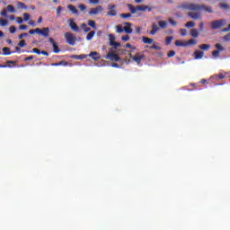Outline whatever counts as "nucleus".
I'll return each mask as SVG.
<instances>
[{
	"label": "nucleus",
	"mask_w": 230,
	"mask_h": 230,
	"mask_svg": "<svg viewBox=\"0 0 230 230\" xmlns=\"http://www.w3.org/2000/svg\"><path fill=\"white\" fill-rule=\"evenodd\" d=\"M64 37L69 46H75V44H76V36L73 34V32H66Z\"/></svg>",
	"instance_id": "obj_2"
},
{
	"label": "nucleus",
	"mask_w": 230,
	"mask_h": 230,
	"mask_svg": "<svg viewBox=\"0 0 230 230\" xmlns=\"http://www.w3.org/2000/svg\"><path fill=\"white\" fill-rule=\"evenodd\" d=\"M172 40H173V36L165 38V46H170L172 44Z\"/></svg>",
	"instance_id": "obj_28"
},
{
	"label": "nucleus",
	"mask_w": 230,
	"mask_h": 230,
	"mask_svg": "<svg viewBox=\"0 0 230 230\" xmlns=\"http://www.w3.org/2000/svg\"><path fill=\"white\" fill-rule=\"evenodd\" d=\"M8 13V11H6V9H4L1 13H0V15H2V17H6Z\"/></svg>",
	"instance_id": "obj_54"
},
{
	"label": "nucleus",
	"mask_w": 230,
	"mask_h": 230,
	"mask_svg": "<svg viewBox=\"0 0 230 230\" xmlns=\"http://www.w3.org/2000/svg\"><path fill=\"white\" fill-rule=\"evenodd\" d=\"M174 44L178 48H184V47L188 46V44H186V41H181L180 40H176Z\"/></svg>",
	"instance_id": "obj_22"
},
{
	"label": "nucleus",
	"mask_w": 230,
	"mask_h": 230,
	"mask_svg": "<svg viewBox=\"0 0 230 230\" xmlns=\"http://www.w3.org/2000/svg\"><path fill=\"white\" fill-rule=\"evenodd\" d=\"M87 57H90V58H92L93 60H100L101 58L100 54L96 51L90 52V54L87 55Z\"/></svg>",
	"instance_id": "obj_15"
},
{
	"label": "nucleus",
	"mask_w": 230,
	"mask_h": 230,
	"mask_svg": "<svg viewBox=\"0 0 230 230\" xmlns=\"http://www.w3.org/2000/svg\"><path fill=\"white\" fill-rule=\"evenodd\" d=\"M0 67L1 68L8 67L10 69L12 67H19V66H17V61L7 60L5 61V65H0Z\"/></svg>",
	"instance_id": "obj_7"
},
{
	"label": "nucleus",
	"mask_w": 230,
	"mask_h": 230,
	"mask_svg": "<svg viewBox=\"0 0 230 230\" xmlns=\"http://www.w3.org/2000/svg\"><path fill=\"white\" fill-rule=\"evenodd\" d=\"M88 26H91V28H93V30H96V22H94V20H89Z\"/></svg>",
	"instance_id": "obj_32"
},
{
	"label": "nucleus",
	"mask_w": 230,
	"mask_h": 230,
	"mask_svg": "<svg viewBox=\"0 0 230 230\" xmlns=\"http://www.w3.org/2000/svg\"><path fill=\"white\" fill-rule=\"evenodd\" d=\"M104 58L108 60H111V62H119V56L114 52H109Z\"/></svg>",
	"instance_id": "obj_6"
},
{
	"label": "nucleus",
	"mask_w": 230,
	"mask_h": 230,
	"mask_svg": "<svg viewBox=\"0 0 230 230\" xmlns=\"http://www.w3.org/2000/svg\"><path fill=\"white\" fill-rule=\"evenodd\" d=\"M114 8H116V5H109L110 12L107 13V15H110V17H116V15H118V13L116 12V10H114Z\"/></svg>",
	"instance_id": "obj_13"
},
{
	"label": "nucleus",
	"mask_w": 230,
	"mask_h": 230,
	"mask_svg": "<svg viewBox=\"0 0 230 230\" xmlns=\"http://www.w3.org/2000/svg\"><path fill=\"white\" fill-rule=\"evenodd\" d=\"M18 46H20V48H24L26 47V40H22L19 43Z\"/></svg>",
	"instance_id": "obj_44"
},
{
	"label": "nucleus",
	"mask_w": 230,
	"mask_h": 230,
	"mask_svg": "<svg viewBox=\"0 0 230 230\" xmlns=\"http://www.w3.org/2000/svg\"><path fill=\"white\" fill-rule=\"evenodd\" d=\"M90 4H98L100 3V0H88Z\"/></svg>",
	"instance_id": "obj_55"
},
{
	"label": "nucleus",
	"mask_w": 230,
	"mask_h": 230,
	"mask_svg": "<svg viewBox=\"0 0 230 230\" xmlns=\"http://www.w3.org/2000/svg\"><path fill=\"white\" fill-rule=\"evenodd\" d=\"M167 57H168V58H172V57H175V52L173 50H170L167 53Z\"/></svg>",
	"instance_id": "obj_45"
},
{
	"label": "nucleus",
	"mask_w": 230,
	"mask_h": 230,
	"mask_svg": "<svg viewBox=\"0 0 230 230\" xmlns=\"http://www.w3.org/2000/svg\"><path fill=\"white\" fill-rule=\"evenodd\" d=\"M110 46H113V48L116 49V48H119V46H121V43L116 42V41H111V42H110Z\"/></svg>",
	"instance_id": "obj_36"
},
{
	"label": "nucleus",
	"mask_w": 230,
	"mask_h": 230,
	"mask_svg": "<svg viewBox=\"0 0 230 230\" xmlns=\"http://www.w3.org/2000/svg\"><path fill=\"white\" fill-rule=\"evenodd\" d=\"M19 30H28V25L22 24L19 26Z\"/></svg>",
	"instance_id": "obj_59"
},
{
	"label": "nucleus",
	"mask_w": 230,
	"mask_h": 230,
	"mask_svg": "<svg viewBox=\"0 0 230 230\" xmlns=\"http://www.w3.org/2000/svg\"><path fill=\"white\" fill-rule=\"evenodd\" d=\"M190 37H194V39H197L200 35V32L197 29H190Z\"/></svg>",
	"instance_id": "obj_19"
},
{
	"label": "nucleus",
	"mask_w": 230,
	"mask_h": 230,
	"mask_svg": "<svg viewBox=\"0 0 230 230\" xmlns=\"http://www.w3.org/2000/svg\"><path fill=\"white\" fill-rule=\"evenodd\" d=\"M180 33L181 37H186L188 35V31L186 29H181Z\"/></svg>",
	"instance_id": "obj_40"
},
{
	"label": "nucleus",
	"mask_w": 230,
	"mask_h": 230,
	"mask_svg": "<svg viewBox=\"0 0 230 230\" xmlns=\"http://www.w3.org/2000/svg\"><path fill=\"white\" fill-rule=\"evenodd\" d=\"M143 55H139V53H137L134 57H132V54H130L129 58H132L134 62H137V64H140L141 60H143Z\"/></svg>",
	"instance_id": "obj_12"
},
{
	"label": "nucleus",
	"mask_w": 230,
	"mask_h": 230,
	"mask_svg": "<svg viewBox=\"0 0 230 230\" xmlns=\"http://www.w3.org/2000/svg\"><path fill=\"white\" fill-rule=\"evenodd\" d=\"M119 17H121V19H128V17H132V13H120Z\"/></svg>",
	"instance_id": "obj_34"
},
{
	"label": "nucleus",
	"mask_w": 230,
	"mask_h": 230,
	"mask_svg": "<svg viewBox=\"0 0 230 230\" xmlns=\"http://www.w3.org/2000/svg\"><path fill=\"white\" fill-rule=\"evenodd\" d=\"M124 24L126 26V27H124L125 33H132V23L124 22Z\"/></svg>",
	"instance_id": "obj_17"
},
{
	"label": "nucleus",
	"mask_w": 230,
	"mask_h": 230,
	"mask_svg": "<svg viewBox=\"0 0 230 230\" xmlns=\"http://www.w3.org/2000/svg\"><path fill=\"white\" fill-rule=\"evenodd\" d=\"M217 50L212 51V57L215 58H218L220 57V51H226V48H224L220 43L215 45Z\"/></svg>",
	"instance_id": "obj_5"
},
{
	"label": "nucleus",
	"mask_w": 230,
	"mask_h": 230,
	"mask_svg": "<svg viewBox=\"0 0 230 230\" xmlns=\"http://www.w3.org/2000/svg\"><path fill=\"white\" fill-rule=\"evenodd\" d=\"M130 13L134 14V13H137V15H140V12H145V5H137L136 7H134V5H132V4H127Z\"/></svg>",
	"instance_id": "obj_3"
},
{
	"label": "nucleus",
	"mask_w": 230,
	"mask_h": 230,
	"mask_svg": "<svg viewBox=\"0 0 230 230\" xmlns=\"http://www.w3.org/2000/svg\"><path fill=\"white\" fill-rule=\"evenodd\" d=\"M126 48H129L130 49H136V47H133L130 43H127Z\"/></svg>",
	"instance_id": "obj_63"
},
{
	"label": "nucleus",
	"mask_w": 230,
	"mask_h": 230,
	"mask_svg": "<svg viewBox=\"0 0 230 230\" xmlns=\"http://www.w3.org/2000/svg\"><path fill=\"white\" fill-rule=\"evenodd\" d=\"M116 31H117V33H123V31H124L123 26H121V25H117V26H116Z\"/></svg>",
	"instance_id": "obj_37"
},
{
	"label": "nucleus",
	"mask_w": 230,
	"mask_h": 230,
	"mask_svg": "<svg viewBox=\"0 0 230 230\" xmlns=\"http://www.w3.org/2000/svg\"><path fill=\"white\" fill-rule=\"evenodd\" d=\"M199 31H204V22H199Z\"/></svg>",
	"instance_id": "obj_57"
},
{
	"label": "nucleus",
	"mask_w": 230,
	"mask_h": 230,
	"mask_svg": "<svg viewBox=\"0 0 230 230\" xmlns=\"http://www.w3.org/2000/svg\"><path fill=\"white\" fill-rule=\"evenodd\" d=\"M94 35H96V31H91L86 36V40H93Z\"/></svg>",
	"instance_id": "obj_23"
},
{
	"label": "nucleus",
	"mask_w": 230,
	"mask_h": 230,
	"mask_svg": "<svg viewBox=\"0 0 230 230\" xmlns=\"http://www.w3.org/2000/svg\"><path fill=\"white\" fill-rule=\"evenodd\" d=\"M130 37L128 35H125L121 37V40H124V42H127V40H129Z\"/></svg>",
	"instance_id": "obj_56"
},
{
	"label": "nucleus",
	"mask_w": 230,
	"mask_h": 230,
	"mask_svg": "<svg viewBox=\"0 0 230 230\" xmlns=\"http://www.w3.org/2000/svg\"><path fill=\"white\" fill-rule=\"evenodd\" d=\"M224 39H225L226 40L229 41V40H230V33L226 34V35L224 37Z\"/></svg>",
	"instance_id": "obj_64"
},
{
	"label": "nucleus",
	"mask_w": 230,
	"mask_h": 230,
	"mask_svg": "<svg viewBox=\"0 0 230 230\" xmlns=\"http://www.w3.org/2000/svg\"><path fill=\"white\" fill-rule=\"evenodd\" d=\"M179 8H181V10H190V12L188 13V15L189 17H190V19H193L194 21H199V19L202 17V14L200 13V11L202 10L203 12H208V13H213V7L206 6L205 4L186 3L179 5Z\"/></svg>",
	"instance_id": "obj_1"
},
{
	"label": "nucleus",
	"mask_w": 230,
	"mask_h": 230,
	"mask_svg": "<svg viewBox=\"0 0 230 230\" xmlns=\"http://www.w3.org/2000/svg\"><path fill=\"white\" fill-rule=\"evenodd\" d=\"M211 78H216V80H224V78H226V75L224 74H219L211 76Z\"/></svg>",
	"instance_id": "obj_25"
},
{
	"label": "nucleus",
	"mask_w": 230,
	"mask_h": 230,
	"mask_svg": "<svg viewBox=\"0 0 230 230\" xmlns=\"http://www.w3.org/2000/svg\"><path fill=\"white\" fill-rule=\"evenodd\" d=\"M8 24V21L4 19H0V26H6Z\"/></svg>",
	"instance_id": "obj_43"
},
{
	"label": "nucleus",
	"mask_w": 230,
	"mask_h": 230,
	"mask_svg": "<svg viewBox=\"0 0 230 230\" xmlns=\"http://www.w3.org/2000/svg\"><path fill=\"white\" fill-rule=\"evenodd\" d=\"M17 6H18V8H22V9H23V10H26V4H24V3H22V2H18L17 3Z\"/></svg>",
	"instance_id": "obj_39"
},
{
	"label": "nucleus",
	"mask_w": 230,
	"mask_h": 230,
	"mask_svg": "<svg viewBox=\"0 0 230 230\" xmlns=\"http://www.w3.org/2000/svg\"><path fill=\"white\" fill-rule=\"evenodd\" d=\"M78 8H79V10H81V12H84V10L87 9V6H85V4H79Z\"/></svg>",
	"instance_id": "obj_46"
},
{
	"label": "nucleus",
	"mask_w": 230,
	"mask_h": 230,
	"mask_svg": "<svg viewBox=\"0 0 230 230\" xmlns=\"http://www.w3.org/2000/svg\"><path fill=\"white\" fill-rule=\"evenodd\" d=\"M185 28H195V22L190 21L185 24Z\"/></svg>",
	"instance_id": "obj_33"
},
{
	"label": "nucleus",
	"mask_w": 230,
	"mask_h": 230,
	"mask_svg": "<svg viewBox=\"0 0 230 230\" xmlns=\"http://www.w3.org/2000/svg\"><path fill=\"white\" fill-rule=\"evenodd\" d=\"M152 42H154V39L145 38V44H152Z\"/></svg>",
	"instance_id": "obj_42"
},
{
	"label": "nucleus",
	"mask_w": 230,
	"mask_h": 230,
	"mask_svg": "<svg viewBox=\"0 0 230 230\" xmlns=\"http://www.w3.org/2000/svg\"><path fill=\"white\" fill-rule=\"evenodd\" d=\"M7 12H9V13H15V7H13V5L9 4L6 7Z\"/></svg>",
	"instance_id": "obj_29"
},
{
	"label": "nucleus",
	"mask_w": 230,
	"mask_h": 230,
	"mask_svg": "<svg viewBox=\"0 0 230 230\" xmlns=\"http://www.w3.org/2000/svg\"><path fill=\"white\" fill-rule=\"evenodd\" d=\"M23 60H24V62H29L30 60H33V56H29V57L25 58Z\"/></svg>",
	"instance_id": "obj_58"
},
{
	"label": "nucleus",
	"mask_w": 230,
	"mask_h": 230,
	"mask_svg": "<svg viewBox=\"0 0 230 230\" xmlns=\"http://www.w3.org/2000/svg\"><path fill=\"white\" fill-rule=\"evenodd\" d=\"M49 42L52 45L54 53H60L58 45H57V42H55V40L53 38H49Z\"/></svg>",
	"instance_id": "obj_11"
},
{
	"label": "nucleus",
	"mask_w": 230,
	"mask_h": 230,
	"mask_svg": "<svg viewBox=\"0 0 230 230\" xmlns=\"http://www.w3.org/2000/svg\"><path fill=\"white\" fill-rule=\"evenodd\" d=\"M135 31H136V33H137L139 35V33H141V27H139V26L136 27Z\"/></svg>",
	"instance_id": "obj_62"
},
{
	"label": "nucleus",
	"mask_w": 230,
	"mask_h": 230,
	"mask_svg": "<svg viewBox=\"0 0 230 230\" xmlns=\"http://www.w3.org/2000/svg\"><path fill=\"white\" fill-rule=\"evenodd\" d=\"M204 57V51L201 50H195L194 51V58H196V60H200V58H203Z\"/></svg>",
	"instance_id": "obj_14"
},
{
	"label": "nucleus",
	"mask_w": 230,
	"mask_h": 230,
	"mask_svg": "<svg viewBox=\"0 0 230 230\" xmlns=\"http://www.w3.org/2000/svg\"><path fill=\"white\" fill-rule=\"evenodd\" d=\"M24 37H28V33H22L18 36L20 40L24 39Z\"/></svg>",
	"instance_id": "obj_61"
},
{
	"label": "nucleus",
	"mask_w": 230,
	"mask_h": 230,
	"mask_svg": "<svg viewBox=\"0 0 230 230\" xmlns=\"http://www.w3.org/2000/svg\"><path fill=\"white\" fill-rule=\"evenodd\" d=\"M149 49H155L156 51H160V49H162V48L159 45L154 44V45L149 47Z\"/></svg>",
	"instance_id": "obj_35"
},
{
	"label": "nucleus",
	"mask_w": 230,
	"mask_h": 230,
	"mask_svg": "<svg viewBox=\"0 0 230 230\" xmlns=\"http://www.w3.org/2000/svg\"><path fill=\"white\" fill-rule=\"evenodd\" d=\"M37 33H40V35H42V37L48 38L49 37V27L38 29Z\"/></svg>",
	"instance_id": "obj_10"
},
{
	"label": "nucleus",
	"mask_w": 230,
	"mask_h": 230,
	"mask_svg": "<svg viewBox=\"0 0 230 230\" xmlns=\"http://www.w3.org/2000/svg\"><path fill=\"white\" fill-rule=\"evenodd\" d=\"M70 58H75V60H84V58H87V55H72Z\"/></svg>",
	"instance_id": "obj_21"
},
{
	"label": "nucleus",
	"mask_w": 230,
	"mask_h": 230,
	"mask_svg": "<svg viewBox=\"0 0 230 230\" xmlns=\"http://www.w3.org/2000/svg\"><path fill=\"white\" fill-rule=\"evenodd\" d=\"M23 21H30V13H23Z\"/></svg>",
	"instance_id": "obj_47"
},
{
	"label": "nucleus",
	"mask_w": 230,
	"mask_h": 230,
	"mask_svg": "<svg viewBox=\"0 0 230 230\" xmlns=\"http://www.w3.org/2000/svg\"><path fill=\"white\" fill-rule=\"evenodd\" d=\"M9 31L10 33H15V31H17V29L15 28V26H11L9 28Z\"/></svg>",
	"instance_id": "obj_49"
},
{
	"label": "nucleus",
	"mask_w": 230,
	"mask_h": 230,
	"mask_svg": "<svg viewBox=\"0 0 230 230\" xmlns=\"http://www.w3.org/2000/svg\"><path fill=\"white\" fill-rule=\"evenodd\" d=\"M29 24H30V26H32V27L37 26V23L35 22H33V20H30Z\"/></svg>",
	"instance_id": "obj_60"
},
{
	"label": "nucleus",
	"mask_w": 230,
	"mask_h": 230,
	"mask_svg": "<svg viewBox=\"0 0 230 230\" xmlns=\"http://www.w3.org/2000/svg\"><path fill=\"white\" fill-rule=\"evenodd\" d=\"M16 22L18 24H22L24 22V20L22 19V17H17L16 18Z\"/></svg>",
	"instance_id": "obj_48"
},
{
	"label": "nucleus",
	"mask_w": 230,
	"mask_h": 230,
	"mask_svg": "<svg viewBox=\"0 0 230 230\" xmlns=\"http://www.w3.org/2000/svg\"><path fill=\"white\" fill-rule=\"evenodd\" d=\"M60 12H62V6H58V8H57V17H60Z\"/></svg>",
	"instance_id": "obj_52"
},
{
	"label": "nucleus",
	"mask_w": 230,
	"mask_h": 230,
	"mask_svg": "<svg viewBox=\"0 0 230 230\" xmlns=\"http://www.w3.org/2000/svg\"><path fill=\"white\" fill-rule=\"evenodd\" d=\"M81 28L82 30H84V31H85V33H87L88 31H91V28H89L85 23H82Z\"/></svg>",
	"instance_id": "obj_31"
},
{
	"label": "nucleus",
	"mask_w": 230,
	"mask_h": 230,
	"mask_svg": "<svg viewBox=\"0 0 230 230\" xmlns=\"http://www.w3.org/2000/svg\"><path fill=\"white\" fill-rule=\"evenodd\" d=\"M2 51H3V55H4V57H6V56H8V55H13V53H15V51L10 50V48H8V47H4V48L2 49Z\"/></svg>",
	"instance_id": "obj_16"
},
{
	"label": "nucleus",
	"mask_w": 230,
	"mask_h": 230,
	"mask_svg": "<svg viewBox=\"0 0 230 230\" xmlns=\"http://www.w3.org/2000/svg\"><path fill=\"white\" fill-rule=\"evenodd\" d=\"M110 42H114L116 40V37H114V34H109Z\"/></svg>",
	"instance_id": "obj_50"
},
{
	"label": "nucleus",
	"mask_w": 230,
	"mask_h": 230,
	"mask_svg": "<svg viewBox=\"0 0 230 230\" xmlns=\"http://www.w3.org/2000/svg\"><path fill=\"white\" fill-rule=\"evenodd\" d=\"M32 53H36L37 55H40L41 51H40V49H39L37 48H34V49H32Z\"/></svg>",
	"instance_id": "obj_53"
},
{
	"label": "nucleus",
	"mask_w": 230,
	"mask_h": 230,
	"mask_svg": "<svg viewBox=\"0 0 230 230\" xmlns=\"http://www.w3.org/2000/svg\"><path fill=\"white\" fill-rule=\"evenodd\" d=\"M51 66H53L54 67H57L58 66H67V62L60 61V62H58V63H52Z\"/></svg>",
	"instance_id": "obj_26"
},
{
	"label": "nucleus",
	"mask_w": 230,
	"mask_h": 230,
	"mask_svg": "<svg viewBox=\"0 0 230 230\" xmlns=\"http://www.w3.org/2000/svg\"><path fill=\"white\" fill-rule=\"evenodd\" d=\"M169 24H171L172 26H177V22H175V20H173V18H169Z\"/></svg>",
	"instance_id": "obj_41"
},
{
	"label": "nucleus",
	"mask_w": 230,
	"mask_h": 230,
	"mask_svg": "<svg viewBox=\"0 0 230 230\" xmlns=\"http://www.w3.org/2000/svg\"><path fill=\"white\" fill-rule=\"evenodd\" d=\"M157 31H159V27L157 26L156 23H153L152 30L149 32L150 35H155V33H157Z\"/></svg>",
	"instance_id": "obj_20"
},
{
	"label": "nucleus",
	"mask_w": 230,
	"mask_h": 230,
	"mask_svg": "<svg viewBox=\"0 0 230 230\" xmlns=\"http://www.w3.org/2000/svg\"><path fill=\"white\" fill-rule=\"evenodd\" d=\"M185 44H187V46H190V45L196 46L197 40L190 39L188 41H185Z\"/></svg>",
	"instance_id": "obj_27"
},
{
	"label": "nucleus",
	"mask_w": 230,
	"mask_h": 230,
	"mask_svg": "<svg viewBox=\"0 0 230 230\" xmlns=\"http://www.w3.org/2000/svg\"><path fill=\"white\" fill-rule=\"evenodd\" d=\"M158 25L160 26V28H166V26H168V22H166V21H159L158 22Z\"/></svg>",
	"instance_id": "obj_30"
},
{
	"label": "nucleus",
	"mask_w": 230,
	"mask_h": 230,
	"mask_svg": "<svg viewBox=\"0 0 230 230\" xmlns=\"http://www.w3.org/2000/svg\"><path fill=\"white\" fill-rule=\"evenodd\" d=\"M100 12H103V7L102 5H98L95 8H91L88 13L89 15H98Z\"/></svg>",
	"instance_id": "obj_9"
},
{
	"label": "nucleus",
	"mask_w": 230,
	"mask_h": 230,
	"mask_svg": "<svg viewBox=\"0 0 230 230\" xmlns=\"http://www.w3.org/2000/svg\"><path fill=\"white\" fill-rule=\"evenodd\" d=\"M199 49H202L203 51H208L209 48H211V45L209 44H201L199 46Z\"/></svg>",
	"instance_id": "obj_24"
},
{
	"label": "nucleus",
	"mask_w": 230,
	"mask_h": 230,
	"mask_svg": "<svg viewBox=\"0 0 230 230\" xmlns=\"http://www.w3.org/2000/svg\"><path fill=\"white\" fill-rule=\"evenodd\" d=\"M68 26L72 30V31H80V27H78V25L76 24V22H75L73 19L68 20Z\"/></svg>",
	"instance_id": "obj_8"
},
{
	"label": "nucleus",
	"mask_w": 230,
	"mask_h": 230,
	"mask_svg": "<svg viewBox=\"0 0 230 230\" xmlns=\"http://www.w3.org/2000/svg\"><path fill=\"white\" fill-rule=\"evenodd\" d=\"M220 8H222L223 10H229V4H219Z\"/></svg>",
	"instance_id": "obj_38"
},
{
	"label": "nucleus",
	"mask_w": 230,
	"mask_h": 230,
	"mask_svg": "<svg viewBox=\"0 0 230 230\" xmlns=\"http://www.w3.org/2000/svg\"><path fill=\"white\" fill-rule=\"evenodd\" d=\"M37 31H39V28H37V29H32V30H30L29 31V34L30 35H35V33H37Z\"/></svg>",
	"instance_id": "obj_51"
},
{
	"label": "nucleus",
	"mask_w": 230,
	"mask_h": 230,
	"mask_svg": "<svg viewBox=\"0 0 230 230\" xmlns=\"http://www.w3.org/2000/svg\"><path fill=\"white\" fill-rule=\"evenodd\" d=\"M67 9L74 14L78 15V9H76V6L73 4H68Z\"/></svg>",
	"instance_id": "obj_18"
},
{
	"label": "nucleus",
	"mask_w": 230,
	"mask_h": 230,
	"mask_svg": "<svg viewBox=\"0 0 230 230\" xmlns=\"http://www.w3.org/2000/svg\"><path fill=\"white\" fill-rule=\"evenodd\" d=\"M222 26H226V20H216L211 22V28L212 30H219V28H222Z\"/></svg>",
	"instance_id": "obj_4"
}]
</instances>
